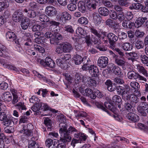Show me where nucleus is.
Segmentation results:
<instances>
[{
  "label": "nucleus",
  "mask_w": 148,
  "mask_h": 148,
  "mask_svg": "<svg viewBox=\"0 0 148 148\" xmlns=\"http://www.w3.org/2000/svg\"><path fill=\"white\" fill-rule=\"evenodd\" d=\"M113 73L117 75H120L121 73V70L119 67L117 66H114L112 69Z\"/></svg>",
  "instance_id": "79ce46f5"
},
{
  "label": "nucleus",
  "mask_w": 148,
  "mask_h": 148,
  "mask_svg": "<svg viewBox=\"0 0 148 148\" xmlns=\"http://www.w3.org/2000/svg\"><path fill=\"white\" fill-rule=\"evenodd\" d=\"M78 8L79 10L82 13H84L86 11V8L85 3L82 1L79 2L78 4Z\"/></svg>",
  "instance_id": "cd10ccee"
},
{
  "label": "nucleus",
  "mask_w": 148,
  "mask_h": 148,
  "mask_svg": "<svg viewBox=\"0 0 148 148\" xmlns=\"http://www.w3.org/2000/svg\"><path fill=\"white\" fill-rule=\"evenodd\" d=\"M108 63V58L106 56H101L98 60L97 64L101 68H105Z\"/></svg>",
  "instance_id": "7ed1b4c3"
},
{
  "label": "nucleus",
  "mask_w": 148,
  "mask_h": 148,
  "mask_svg": "<svg viewBox=\"0 0 148 148\" xmlns=\"http://www.w3.org/2000/svg\"><path fill=\"white\" fill-rule=\"evenodd\" d=\"M34 49L37 52L43 53L45 52L44 49L38 45H34Z\"/></svg>",
  "instance_id": "58836bf2"
},
{
  "label": "nucleus",
  "mask_w": 148,
  "mask_h": 148,
  "mask_svg": "<svg viewBox=\"0 0 148 148\" xmlns=\"http://www.w3.org/2000/svg\"><path fill=\"white\" fill-rule=\"evenodd\" d=\"M125 107L126 109L128 111L130 112H132L134 108L133 106L130 103H129L128 102H126L125 104Z\"/></svg>",
  "instance_id": "de8ad7c7"
},
{
  "label": "nucleus",
  "mask_w": 148,
  "mask_h": 148,
  "mask_svg": "<svg viewBox=\"0 0 148 148\" xmlns=\"http://www.w3.org/2000/svg\"><path fill=\"white\" fill-rule=\"evenodd\" d=\"M98 11L100 14L104 16H108L109 13L108 10L106 8L103 7L99 8Z\"/></svg>",
  "instance_id": "5701e85b"
},
{
  "label": "nucleus",
  "mask_w": 148,
  "mask_h": 148,
  "mask_svg": "<svg viewBox=\"0 0 148 148\" xmlns=\"http://www.w3.org/2000/svg\"><path fill=\"white\" fill-rule=\"evenodd\" d=\"M89 72L90 74L93 73V74L99 72V70L97 67L94 65H92L90 66L88 68Z\"/></svg>",
  "instance_id": "c756f323"
},
{
  "label": "nucleus",
  "mask_w": 148,
  "mask_h": 148,
  "mask_svg": "<svg viewBox=\"0 0 148 148\" xmlns=\"http://www.w3.org/2000/svg\"><path fill=\"white\" fill-rule=\"evenodd\" d=\"M107 38L109 43L112 45H113L118 39V37L112 32H110L107 34Z\"/></svg>",
  "instance_id": "6e6552de"
},
{
  "label": "nucleus",
  "mask_w": 148,
  "mask_h": 148,
  "mask_svg": "<svg viewBox=\"0 0 148 148\" xmlns=\"http://www.w3.org/2000/svg\"><path fill=\"white\" fill-rule=\"evenodd\" d=\"M85 78V75L83 76L82 75L76 74L75 75V82L76 84H78L82 82L83 83V80Z\"/></svg>",
  "instance_id": "bb28decb"
},
{
  "label": "nucleus",
  "mask_w": 148,
  "mask_h": 148,
  "mask_svg": "<svg viewBox=\"0 0 148 148\" xmlns=\"http://www.w3.org/2000/svg\"><path fill=\"white\" fill-rule=\"evenodd\" d=\"M57 119L59 122H60V124L61 123H64L66 121V117L63 114H60L57 116Z\"/></svg>",
  "instance_id": "ea45409f"
},
{
  "label": "nucleus",
  "mask_w": 148,
  "mask_h": 148,
  "mask_svg": "<svg viewBox=\"0 0 148 148\" xmlns=\"http://www.w3.org/2000/svg\"><path fill=\"white\" fill-rule=\"evenodd\" d=\"M60 127L59 131L61 136L60 140L64 142H70L71 139L70 133L76 132L77 130L71 126H70L67 130V125L65 123L60 124Z\"/></svg>",
  "instance_id": "f257e3e1"
},
{
  "label": "nucleus",
  "mask_w": 148,
  "mask_h": 148,
  "mask_svg": "<svg viewBox=\"0 0 148 148\" xmlns=\"http://www.w3.org/2000/svg\"><path fill=\"white\" fill-rule=\"evenodd\" d=\"M6 68L10 70L14 71L18 73H19V70L18 68H16L14 66L10 64H8Z\"/></svg>",
  "instance_id": "4d7b16f0"
},
{
  "label": "nucleus",
  "mask_w": 148,
  "mask_h": 148,
  "mask_svg": "<svg viewBox=\"0 0 148 148\" xmlns=\"http://www.w3.org/2000/svg\"><path fill=\"white\" fill-rule=\"evenodd\" d=\"M130 85L133 89H138L140 88V85L139 83L133 81L130 83Z\"/></svg>",
  "instance_id": "a18cd8bd"
},
{
  "label": "nucleus",
  "mask_w": 148,
  "mask_h": 148,
  "mask_svg": "<svg viewBox=\"0 0 148 148\" xmlns=\"http://www.w3.org/2000/svg\"><path fill=\"white\" fill-rule=\"evenodd\" d=\"M121 101L122 100L120 96L117 95H114L112 98V101L116 104H119Z\"/></svg>",
  "instance_id": "4c0bfd02"
},
{
  "label": "nucleus",
  "mask_w": 148,
  "mask_h": 148,
  "mask_svg": "<svg viewBox=\"0 0 148 148\" xmlns=\"http://www.w3.org/2000/svg\"><path fill=\"white\" fill-rule=\"evenodd\" d=\"M126 117L129 120L134 122H137L139 119V117L137 115L132 112L128 113Z\"/></svg>",
  "instance_id": "f8f14e48"
},
{
  "label": "nucleus",
  "mask_w": 148,
  "mask_h": 148,
  "mask_svg": "<svg viewBox=\"0 0 148 148\" xmlns=\"http://www.w3.org/2000/svg\"><path fill=\"white\" fill-rule=\"evenodd\" d=\"M46 13L49 16H53L56 15L57 11L55 8L52 6H48L46 8Z\"/></svg>",
  "instance_id": "9d476101"
},
{
  "label": "nucleus",
  "mask_w": 148,
  "mask_h": 148,
  "mask_svg": "<svg viewBox=\"0 0 148 148\" xmlns=\"http://www.w3.org/2000/svg\"><path fill=\"white\" fill-rule=\"evenodd\" d=\"M73 59L76 64H79L84 61V60L81 56L77 55L74 56Z\"/></svg>",
  "instance_id": "7c9ffc66"
},
{
  "label": "nucleus",
  "mask_w": 148,
  "mask_h": 148,
  "mask_svg": "<svg viewBox=\"0 0 148 148\" xmlns=\"http://www.w3.org/2000/svg\"><path fill=\"white\" fill-rule=\"evenodd\" d=\"M122 49L125 51H130L133 49L132 45L129 42H125L122 44Z\"/></svg>",
  "instance_id": "393cba45"
},
{
  "label": "nucleus",
  "mask_w": 148,
  "mask_h": 148,
  "mask_svg": "<svg viewBox=\"0 0 148 148\" xmlns=\"http://www.w3.org/2000/svg\"><path fill=\"white\" fill-rule=\"evenodd\" d=\"M39 18L40 20L43 22H47L49 20V18L45 14L40 15Z\"/></svg>",
  "instance_id": "8fccbe9b"
},
{
  "label": "nucleus",
  "mask_w": 148,
  "mask_h": 148,
  "mask_svg": "<svg viewBox=\"0 0 148 148\" xmlns=\"http://www.w3.org/2000/svg\"><path fill=\"white\" fill-rule=\"evenodd\" d=\"M26 128V125H23L21 130L20 131V132L25 134V136H32L33 134V132L30 130L25 129Z\"/></svg>",
  "instance_id": "f3484780"
},
{
  "label": "nucleus",
  "mask_w": 148,
  "mask_h": 148,
  "mask_svg": "<svg viewBox=\"0 0 148 148\" xmlns=\"http://www.w3.org/2000/svg\"><path fill=\"white\" fill-rule=\"evenodd\" d=\"M94 22L96 25H98L101 22V18L98 14L94 13L93 14Z\"/></svg>",
  "instance_id": "a878e982"
},
{
  "label": "nucleus",
  "mask_w": 148,
  "mask_h": 148,
  "mask_svg": "<svg viewBox=\"0 0 148 148\" xmlns=\"http://www.w3.org/2000/svg\"><path fill=\"white\" fill-rule=\"evenodd\" d=\"M144 46V44L142 41L138 40L135 43V47L138 49L143 48Z\"/></svg>",
  "instance_id": "37998d69"
},
{
  "label": "nucleus",
  "mask_w": 148,
  "mask_h": 148,
  "mask_svg": "<svg viewBox=\"0 0 148 148\" xmlns=\"http://www.w3.org/2000/svg\"><path fill=\"white\" fill-rule=\"evenodd\" d=\"M9 6L8 3L4 2H0V12Z\"/></svg>",
  "instance_id": "6e6d98bb"
},
{
  "label": "nucleus",
  "mask_w": 148,
  "mask_h": 148,
  "mask_svg": "<svg viewBox=\"0 0 148 148\" xmlns=\"http://www.w3.org/2000/svg\"><path fill=\"white\" fill-rule=\"evenodd\" d=\"M68 9L71 11H73L76 10L77 6L75 3H71L67 5Z\"/></svg>",
  "instance_id": "3c124183"
},
{
  "label": "nucleus",
  "mask_w": 148,
  "mask_h": 148,
  "mask_svg": "<svg viewBox=\"0 0 148 148\" xmlns=\"http://www.w3.org/2000/svg\"><path fill=\"white\" fill-rule=\"evenodd\" d=\"M126 19L125 16L123 12H120L117 13V20L121 22Z\"/></svg>",
  "instance_id": "473e14b6"
},
{
  "label": "nucleus",
  "mask_w": 148,
  "mask_h": 148,
  "mask_svg": "<svg viewBox=\"0 0 148 148\" xmlns=\"http://www.w3.org/2000/svg\"><path fill=\"white\" fill-rule=\"evenodd\" d=\"M128 78L130 79H135L136 81L141 82L142 81L146 82L147 79L145 77L138 73L133 71H129L127 74Z\"/></svg>",
  "instance_id": "f03ea898"
},
{
  "label": "nucleus",
  "mask_w": 148,
  "mask_h": 148,
  "mask_svg": "<svg viewBox=\"0 0 148 148\" xmlns=\"http://www.w3.org/2000/svg\"><path fill=\"white\" fill-rule=\"evenodd\" d=\"M71 58V55L69 54H62L60 56L59 59H61V61H66Z\"/></svg>",
  "instance_id": "49530a36"
},
{
  "label": "nucleus",
  "mask_w": 148,
  "mask_h": 148,
  "mask_svg": "<svg viewBox=\"0 0 148 148\" xmlns=\"http://www.w3.org/2000/svg\"><path fill=\"white\" fill-rule=\"evenodd\" d=\"M106 84L107 85V88L109 91H112L115 90V87L114 86V87L112 86V83L110 80H107Z\"/></svg>",
  "instance_id": "c9c22d12"
},
{
  "label": "nucleus",
  "mask_w": 148,
  "mask_h": 148,
  "mask_svg": "<svg viewBox=\"0 0 148 148\" xmlns=\"http://www.w3.org/2000/svg\"><path fill=\"white\" fill-rule=\"evenodd\" d=\"M2 98L4 101L9 102L12 100V95L10 92H7L3 94Z\"/></svg>",
  "instance_id": "c85d7f7f"
},
{
  "label": "nucleus",
  "mask_w": 148,
  "mask_h": 148,
  "mask_svg": "<svg viewBox=\"0 0 148 148\" xmlns=\"http://www.w3.org/2000/svg\"><path fill=\"white\" fill-rule=\"evenodd\" d=\"M46 65L48 67L53 68L55 66V63L51 59L47 57L45 59Z\"/></svg>",
  "instance_id": "b1692460"
},
{
  "label": "nucleus",
  "mask_w": 148,
  "mask_h": 148,
  "mask_svg": "<svg viewBox=\"0 0 148 148\" xmlns=\"http://www.w3.org/2000/svg\"><path fill=\"white\" fill-rule=\"evenodd\" d=\"M44 38L42 37H37L35 39V41L38 44H41L43 42Z\"/></svg>",
  "instance_id": "774afa93"
},
{
  "label": "nucleus",
  "mask_w": 148,
  "mask_h": 148,
  "mask_svg": "<svg viewBox=\"0 0 148 148\" xmlns=\"http://www.w3.org/2000/svg\"><path fill=\"white\" fill-rule=\"evenodd\" d=\"M61 44H60L59 45L56 47V52L58 54L64 52V50Z\"/></svg>",
  "instance_id": "e2e57ef3"
},
{
  "label": "nucleus",
  "mask_w": 148,
  "mask_h": 148,
  "mask_svg": "<svg viewBox=\"0 0 148 148\" xmlns=\"http://www.w3.org/2000/svg\"><path fill=\"white\" fill-rule=\"evenodd\" d=\"M135 68L137 69L138 72L142 73L146 77L148 76V74L147 73V71L141 65L139 64H136L135 66Z\"/></svg>",
  "instance_id": "aec40b11"
},
{
  "label": "nucleus",
  "mask_w": 148,
  "mask_h": 148,
  "mask_svg": "<svg viewBox=\"0 0 148 148\" xmlns=\"http://www.w3.org/2000/svg\"><path fill=\"white\" fill-rule=\"evenodd\" d=\"M63 29L65 31L71 34H73L74 32L73 27L70 25H65Z\"/></svg>",
  "instance_id": "f704fd0d"
},
{
  "label": "nucleus",
  "mask_w": 148,
  "mask_h": 148,
  "mask_svg": "<svg viewBox=\"0 0 148 148\" xmlns=\"http://www.w3.org/2000/svg\"><path fill=\"white\" fill-rule=\"evenodd\" d=\"M90 32L92 34H93L97 38H100L101 37V32L98 31L93 27H90Z\"/></svg>",
  "instance_id": "72a5a7b5"
},
{
  "label": "nucleus",
  "mask_w": 148,
  "mask_h": 148,
  "mask_svg": "<svg viewBox=\"0 0 148 148\" xmlns=\"http://www.w3.org/2000/svg\"><path fill=\"white\" fill-rule=\"evenodd\" d=\"M102 3L104 6L108 8H111L113 6L112 3L109 1H103Z\"/></svg>",
  "instance_id": "bf43d9fd"
},
{
  "label": "nucleus",
  "mask_w": 148,
  "mask_h": 148,
  "mask_svg": "<svg viewBox=\"0 0 148 148\" xmlns=\"http://www.w3.org/2000/svg\"><path fill=\"white\" fill-rule=\"evenodd\" d=\"M135 34L137 37L142 38L144 35L145 33L143 32H140L139 30L137 29L135 32Z\"/></svg>",
  "instance_id": "13d9d810"
},
{
  "label": "nucleus",
  "mask_w": 148,
  "mask_h": 148,
  "mask_svg": "<svg viewBox=\"0 0 148 148\" xmlns=\"http://www.w3.org/2000/svg\"><path fill=\"white\" fill-rule=\"evenodd\" d=\"M127 98L125 99L124 100H128L130 101V103L134 107H135L136 104L139 101L138 98L135 95L133 94H128L127 96Z\"/></svg>",
  "instance_id": "0eeeda50"
},
{
  "label": "nucleus",
  "mask_w": 148,
  "mask_h": 148,
  "mask_svg": "<svg viewBox=\"0 0 148 148\" xmlns=\"http://www.w3.org/2000/svg\"><path fill=\"white\" fill-rule=\"evenodd\" d=\"M113 80L116 83L119 84H123L124 83V80L119 77H116Z\"/></svg>",
  "instance_id": "0e129e2a"
},
{
  "label": "nucleus",
  "mask_w": 148,
  "mask_h": 148,
  "mask_svg": "<svg viewBox=\"0 0 148 148\" xmlns=\"http://www.w3.org/2000/svg\"><path fill=\"white\" fill-rule=\"evenodd\" d=\"M147 18L146 17H140L136 21L135 23V27L137 28L141 27L145 22L147 21Z\"/></svg>",
  "instance_id": "a211bd4d"
},
{
  "label": "nucleus",
  "mask_w": 148,
  "mask_h": 148,
  "mask_svg": "<svg viewBox=\"0 0 148 148\" xmlns=\"http://www.w3.org/2000/svg\"><path fill=\"white\" fill-rule=\"evenodd\" d=\"M60 18L64 21L70 20L71 18V15L66 11L62 12L60 15Z\"/></svg>",
  "instance_id": "4468645a"
},
{
  "label": "nucleus",
  "mask_w": 148,
  "mask_h": 148,
  "mask_svg": "<svg viewBox=\"0 0 148 148\" xmlns=\"http://www.w3.org/2000/svg\"><path fill=\"white\" fill-rule=\"evenodd\" d=\"M32 29L33 32L38 31L42 29L41 26L38 25H34L33 26Z\"/></svg>",
  "instance_id": "680f3d73"
},
{
  "label": "nucleus",
  "mask_w": 148,
  "mask_h": 148,
  "mask_svg": "<svg viewBox=\"0 0 148 148\" xmlns=\"http://www.w3.org/2000/svg\"><path fill=\"white\" fill-rule=\"evenodd\" d=\"M83 83L88 86H95L96 85V82L95 80L91 78L90 77L85 75Z\"/></svg>",
  "instance_id": "423d86ee"
},
{
  "label": "nucleus",
  "mask_w": 148,
  "mask_h": 148,
  "mask_svg": "<svg viewBox=\"0 0 148 148\" xmlns=\"http://www.w3.org/2000/svg\"><path fill=\"white\" fill-rule=\"evenodd\" d=\"M86 6L89 9H95L97 6V3L95 1H92L90 0H85V1Z\"/></svg>",
  "instance_id": "412c9836"
},
{
  "label": "nucleus",
  "mask_w": 148,
  "mask_h": 148,
  "mask_svg": "<svg viewBox=\"0 0 148 148\" xmlns=\"http://www.w3.org/2000/svg\"><path fill=\"white\" fill-rule=\"evenodd\" d=\"M148 108V104L146 102H141L137 107V109H143L147 110Z\"/></svg>",
  "instance_id": "a19ab883"
},
{
  "label": "nucleus",
  "mask_w": 148,
  "mask_h": 148,
  "mask_svg": "<svg viewBox=\"0 0 148 148\" xmlns=\"http://www.w3.org/2000/svg\"><path fill=\"white\" fill-rule=\"evenodd\" d=\"M33 137L31 139L32 140L29 141L28 148H38L37 144L35 141H33Z\"/></svg>",
  "instance_id": "e433bc0d"
},
{
  "label": "nucleus",
  "mask_w": 148,
  "mask_h": 148,
  "mask_svg": "<svg viewBox=\"0 0 148 148\" xmlns=\"http://www.w3.org/2000/svg\"><path fill=\"white\" fill-rule=\"evenodd\" d=\"M140 58L143 64L148 66V57L147 56L145 55H141Z\"/></svg>",
  "instance_id": "c03bdc74"
},
{
  "label": "nucleus",
  "mask_w": 148,
  "mask_h": 148,
  "mask_svg": "<svg viewBox=\"0 0 148 148\" xmlns=\"http://www.w3.org/2000/svg\"><path fill=\"white\" fill-rule=\"evenodd\" d=\"M6 38L10 41H13L16 38V36L15 33L12 32H8L6 34Z\"/></svg>",
  "instance_id": "4be33fe9"
},
{
  "label": "nucleus",
  "mask_w": 148,
  "mask_h": 148,
  "mask_svg": "<svg viewBox=\"0 0 148 148\" xmlns=\"http://www.w3.org/2000/svg\"><path fill=\"white\" fill-rule=\"evenodd\" d=\"M44 124L47 127L52 125V122L50 119L48 117H44L43 118Z\"/></svg>",
  "instance_id": "5fc2aeb1"
},
{
  "label": "nucleus",
  "mask_w": 148,
  "mask_h": 148,
  "mask_svg": "<svg viewBox=\"0 0 148 148\" xmlns=\"http://www.w3.org/2000/svg\"><path fill=\"white\" fill-rule=\"evenodd\" d=\"M25 14L29 18H34L37 15V12L32 10L25 8L23 10Z\"/></svg>",
  "instance_id": "1a4fd4ad"
},
{
  "label": "nucleus",
  "mask_w": 148,
  "mask_h": 148,
  "mask_svg": "<svg viewBox=\"0 0 148 148\" xmlns=\"http://www.w3.org/2000/svg\"><path fill=\"white\" fill-rule=\"evenodd\" d=\"M23 13L19 10H17L13 13L12 18L14 22H18L23 19Z\"/></svg>",
  "instance_id": "39448f33"
},
{
  "label": "nucleus",
  "mask_w": 148,
  "mask_h": 148,
  "mask_svg": "<svg viewBox=\"0 0 148 148\" xmlns=\"http://www.w3.org/2000/svg\"><path fill=\"white\" fill-rule=\"evenodd\" d=\"M57 65L63 70H66L68 68V66L65 63V61H61L60 59H57L56 60Z\"/></svg>",
  "instance_id": "dca6fc26"
},
{
  "label": "nucleus",
  "mask_w": 148,
  "mask_h": 148,
  "mask_svg": "<svg viewBox=\"0 0 148 148\" xmlns=\"http://www.w3.org/2000/svg\"><path fill=\"white\" fill-rule=\"evenodd\" d=\"M8 87V84L4 82H2L0 84V89L2 90H5Z\"/></svg>",
  "instance_id": "338daca9"
},
{
  "label": "nucleus",
  "mask_w": 148,
  "mask_h": 148,
  "mask_svg": "<svg viewBox=\"0 0 148 148\" xmlns=\"http://www.w3.org/2000/svg\"><path fill=\"white\" fill-rule=\"evenodd\" d=\"M30 102L34 104L38 103L40 101V99L35 96H33L29 99Z\"/></svg>",
  "instance_id": "603ef678"
},
{
  "label": "nucleus",
  "mask_w": 148,
  "mask_h": 148,
  "mask_svg": "<svg viewBox=\"0 0 148 148\" xmlns=\"http://www.w3.org/2000/svg\"><path fill=\"white\" fill-rule=\"evenodd\" d=\"M116 90L118 95H121L122 96V98L124 99L127 98V96L128 94L125 93V89L124 88L121 86H118L117 87Z\"/></svg>",
  "instance_id": "ddd939ff"
},
{
  "label": "nucleus",
  "mask_w": 148,
  "mask_h": 148,
  "mask_svg": "<svg viewBox=\"0 0 148 148\" xmlns=\"http://www.w3.org/2000/svg\"><path fill=\"white\" fill-rule=\"evenodd\" d=\"M64 52H70L73 49L71 45L68 42H64L61 44Z\"/></svg>",
  "instance_id": "2eb2a0df"
},
{
  "label": "nucleus",
  "mask_w": 148,
  "mask_h": 148,
  "mask_svg": "<svg viewBox=\"0 0 148 148\" xmlns=\"http://www.w3.org/2000/svg\"><path fill=\"white\" fill-rule=\"evenodd\" d=\"M28 117L27 116H23L21 117L19 123H27Z\"/></svg>",
  "instance_id": "052dcab7"
},
{
  "label": "nucleus",
  "mask_w": 148,
  "mask_h": 148,
  "mask_svg": "<svg viewBox=\"0 0 148 148\" xmlns=\"http://www.w3.org/2000/svg\"><path fill=\"white\" fill-rule=\"evenodd\" d=\"M50 42L51 44L54 45L57 44L59 42V41L55 36H54L50 39Z\"/></svg>",
  "instance_id": "69168bd1"
},
{
  "label": "nucleus",
  "mask_w": 148,
  "mask_h": 148,
  "mask_svg": "<svg viewBox=\"0 0 148 148\" xmlns=\"http://www.w3.org/2000/svg\"><path fill=\"white\" fill-rule=\"evenodd\" d=\"M77 22L81 25H86L88 23V20L86 17H82L78 19Z\"/></svg>",
  "instance_id": "2f4dec72"
},
{
  "label": "nucleus",
  "mask_w": 148,
  "mask_h": 148,
  "mask_svg": "<svg viewBox=\"0 0 148 148\" xmlns=\"http://www.w3.org/2000/svg\"><path fill=\"white\" fill-rule=\"evenodd\" d=\"M0 121H3V125L6 126L10 125L12 121L7 117L5 113L1 112L0 113Z\"/></svg>",
  "instance_id": "20e7f679"
},
{
  "label": "nucleus",
  "mask_w": 148,
  "mask_h": 148,
  "mask_svg": "<svg viewBox=\"0 0 148 148\" xmlns=\"http://www.w3.org/2000/svg\"><path fill=\"white\" fill-rule=\"evenodd\" d=\"M86 139V136L83 134L81 133L79 138L77 139H73L71 142V145L73 147L75 146V144L82 143V142L84 141Z\"/></svg>",
  "instance_id": "9b49d317"
},
{
  "label": "nucleus",
  "mask_w": 148,
  "mask_h": 148,
  "mask_svg": "<svg viewBox=\"0 0 148 148\" xmlns=\"http://www.w3.org/2000/svg\"><path fill=\"white\" fill-rule=\"evenodd\" d=\"M115 63L118 65L123 66L125 65V62L119 58L114 61Z\"/></svg>",
  "instance_id": "09e8293b"
},
{
  "label": "nucleus",
  "mask_w": 148,
  "mask_h": 148,
  "mask_svg": "<svg viewBox=\"0 0 148 148\" xmlns=\"http://www.w3.org/2000/svg\"><path fill=\"white\" fill-rule=\"evenodd\" d=\"M29 20L27 18H25L21 21V26L22 28L24 30L27 29L29 25Z\"/></svg>",
  "instance_id": "6ab92c4d"
},
{
  "label": "nucleus",
  "mask_w": 148,
  "mask_h": 148,
  "mask_svg": "<svg viewBox=\"0 0 148 148\" xmlns=\"http://www.w3.org/2000/svg\"><path fill=\"white\" fill-rule=\"evenodd\" d=\"M19 110H25L26 109V107L23 102H19L16 105Z\"/></svg>",
  "instance_id": "864d4df0"
}]
</instances>
